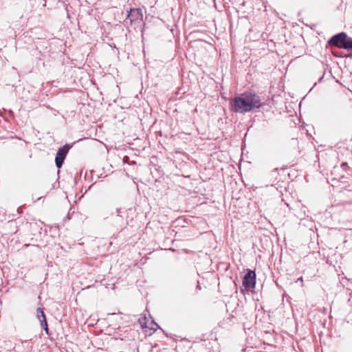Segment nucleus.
<instances>
[{
    "mask_svg": "<svg viewBox=\"0 0 352 352\" xmlns=\"http://www.w3.org/2000/svg\"><path fill=\"white\" fill-rule=\"evenodd\" d=\"M36 314H37V318L41 322V320H43V318H46L45 315L43 311V309L38 307L36 309Z\"/></svg>",
    "mask_w": 352,
    "mask_h": 352,
    "instance_id": "6",
    "label": "nucleus"
},
{
    "mask_svg": "<svg viewBox=\"0 0 352 352\" xmlns=\"http://www.w3.org/2000/svg\"><path fill=\"white\" fill-rule=\"evenodd\" d=\"M40 322H41V326L42 329L45 331V333L47 335H49L50 334L49 328H48L46 318H43V320H41Z\"/></svg>",
    "mask_w": 352,
    "mask_h": 352,
    "instance_id": "7",
    "label": "nucleus"
},
{
    "mask_svg": "<svg viewBox=\"0 0 352 352\" xmlns=\"http://www.w3.org/2000/svg\"><path fill=\"white\" fill-rule=\"evenodd\" d=\"M116 210H117V212H118V217H122V210H121V209H120V208H118Z\"/></svg>",
    "mask_w": 352,
    "mask_h": 352,
    "instance_id": "8",
    "label": "nucleus"
},
{
    "mask_svg": "<svg viewBox=\"0 0 352 352\" xmlns=\"http://www.w3.org/2000/svg\"><path fill=\"white\" fill-rule=\"evenodd\" d=\"M69 148L70 146L65 144L58 150L55 157V164L57 168H60L63 166Z\"/></svg>",
    "mask_w": 352,
    "mask_h": 352,
    "instance_id": "3",
    "label": "nucleus"
},
{
    "mask_svg": "<svg viewBox=\"0 0 352 352\" xmlns=\"http://www.w3.org/2000/svg\"><path fill=\"white\" fill-rule=\"evenodd\" d=\"M327 45L330 47L352 51V38L344 32H339L328 40Z\"/></svg>",
    "mask_w": 352,
    "mask_h": 352,
    "instance_id": "2",
    "label": "nucleus"
},
{
    "mask_svg": "<svg viewBox=\"0 0 352 352\" xmlns=\"http://www.w3.org/2000/svg\"><path fill=\"white\" fill-rule=\"evenodd\" d=\"M127 18L130 19L131 22H133V21H138L139 19H142V10L139 8L131 9L128 12Z\"/></svg>",
    "mask_w": 352,
    "mask_h": 352,
    "instance_id": "5",
    "label": "nucleus"
},
{
    "mask_svg": "<svg viewBox=\"0 0 352 352\" xmlns=\"http://www.w3.org/2000/svg\"><path fill=\"white\" fill-rule=\"evenodd\" d=\"M298 280H299V281H301V280H302V278L301 277V278H298Z\"/></svg>",
    "mask_w": 352,
    "mask_h": 352,
    "instance_id": "9",
    "label": "nucleus"
},
{
    "mask_svg": "<svg viewBox=\"0 0 352 352\" xmlns=\"http://www.w3.org/2000/svg\"><path fill=\"white\" fill-rule=\"evenodd\" d=\"M243 286L245 289L254 288L256 285V273L252 270H248L243 281Z\"/></svg>",
    "mask_w": 352,
    "mask_h": 352,
    "instance_id": "4",
    "label": "nucleus"
},
{
    "mask_svg": "<svg viewBox=\"0 0 352 352\" xmlns=\"http://www.w3.org/2000/svg\"><path fill=\"white\" fill-rule=\"evenodd\" d=\"M230 110L234 113H245L262 107L261 97L252 91H245L230 102Z\"/></svg>",
    "mask_w": 352,
    "mask_h": 352,
    "instance_id": "1",
    "label": "nucleus"
}]
</instances>
